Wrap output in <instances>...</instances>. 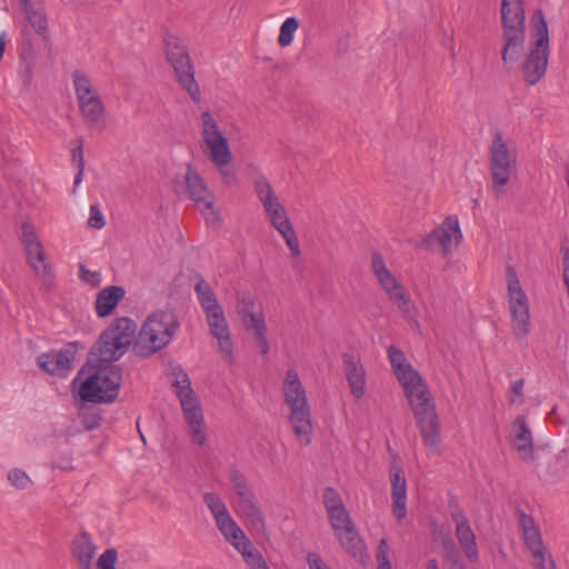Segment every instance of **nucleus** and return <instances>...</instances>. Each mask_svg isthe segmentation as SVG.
I'll use <instances>...</instances> for the list:
<instances>
[{"label": "nucleus", "instance_id": "obj_1", "mask_svg": "<svg viewBox=\"0 0 569 569\" xmlns=\"http://www.w3.org/2000/svg\"><path fill=\"white\" fill-rule=\"evenodd\" d=\"M136 333V321L127 317L116 319L102 331L90 348L88 362L72 381L76 385L83 377L78 388L79 399L83 402H113L118 398L122 370L112 362L128 351Z\"/></svg>", "mask_w": 569, "mask_h": 569}, {"label": "nucleus", "instance_id": "obj_2", "mask_svg": "<svg viewBox=\"0 0 569 569\" xmlns=\"http://www.w3.org/2000/svg\"><path fill=\"white\" fill-rule=\"evenodd\" d=\"M401 386L415 413L425 446L432 453H440V420L427 383L418 373L416 378L403 381Z\"/></svg>", "mask_w": 569, "mask_h": 569}, {"label": "nucleus", "instance_id": "obj_3", "mask_svg": "<svg viewBox=\"0 0 569 569\" xmlns=\"http://www.w3.org/2000/svg\"><path fill=\"white\" fill-rule=\"evenodd\" d=\"M180 328V322L173 311L158 310L143 322L136 340L133 351L139 357L151 355L166 348Z\"/></svg>", "mask_w": 569, "mask_h": 569}, {"label": "nucleus", "instance_id": "obj_4", "mask_svg": "<svg viewBox=\"0 0 569 569\" xmlns=\"http://www.w3.org/2000/svg\"><path fill=\"white\" fill-rule=\"evenodd\" d=\"M525 22L523 0L501 1L503 39L501 59L506 69H512L523 52L526 41Z\"/></svg>", "mask_w": 569, "mask_h": 569}, {"label": "nucleus", "instance_id": "obj_5", "mask_svg": "<svg viewBox=\"0 0 569 569\" xmlns=\"http://www.w3.org/2000/svg\"><path fill=\"white\" fill-rule=\"evenodd\" d=\"M282 392L290 409L289 421L292 430L300 443L308 445L312 435L311 412L306 389L296 370H287Z\"/></svg>", "mask_w": 569, "mask_h": 569}, {"label": "nucleus", "instance_id": "obj_6", "mask_svg": "<svg viewBox=\"0 0 569 569\" xmlns=\"http://www.w3.org/2000/svg\"><path fill=\"white\" fill-rule=\"evenodd\" d=\"M549 59V31L542 10L531 17L529 52L522 63L523 79L529 86L537 84L546 74Z\"/></svg>", "mask_w": 569, "mask_h": 569}, {"label": "nucleus", "instance_id": "obj_7", "mask_svg": "<svg viewBox=\"0 0 569 569\" xmlns=\"http://www.w3.org/2000/svg\"><path fill=\"white\" fill-rule=\"evenodd\" d=\"M201 136L209 150V159L214 167L219 169L226 183L231 184L236 181V173L228 166L232 161V152L228 139L221 131L218 122L209 111H204L200 117Z\"/></svg>", "mask_w": 569, "mask_h": 569}, {"label": "nucleus", "instance_id": "obj_8", "mask_svg": "<svg viewBox=\"0 0 569 569\" xmlns=\"http://www.w3.org/2000/svg\"><path fill=\"white\" fill-rule=\"evenodd\" d=\"M506 286L511 328L515 336L518 339H522L530 332V302L516 269L510 264L506 267Z\"/></svg>", "mask_w": 569, "mask_h": 569}, {"label": "nucleus", "instance_id": "obj_9", "mask_svg": "<svg viewBox=\"0 0 569 569\" xmlns=\"http://www.w3.org/2000/svg\"><path fill=\"white\" fill-rule=\"evenodd\" d=\"M164 46L167 60L172 67L179 84L194 102H200L201 91L194 79V67L187 46L173 34L166 36Z\"/></svg>", "mask_w": 569, "mask_h": 569}, {"label": "nucleus", "instance_id": "obj_10", "mask_svg": "<svg viewBox=\"0 0 569 569\" xmlns=\"http://www.w3.org/2000/svg\"><path fill=\"white\" fill-rule=\"evenodd\" d=\"M74 92L79 106V111L84 119L86 124L91 129L102 131L104 129V106L93 90L89 78L80 71L72 74Z\"/></svg>", "mask_w": 569, "mask_h": 569}, {"label": "nucleus", "instance_id": "obj_11", "mask_svg": "<svg viewBox=\"0 0 569 569\" xmlns=\"http://www.w3.org/2000/svg\"><path fill=\"white\" fill-rule=\"evenodd\" d=\"M515 167L516 156L509 151L506 142L503 141L502 134L497 131L490 147L492 192L497 199L503 197V187L509 182Z\"/></svg>", "mask_w": 569, "mask_h": 569}, {"label": "nucleus", "instance_id": "obj_12", "mask_svg": "<svg viewBox=\"0 0 569 569\" xmlns=\"http://www.w3.org/2000/svg\"><path fill=\"white\" fill-rule=\"evenodd\" d=\"M372 271L388 298L403 315L413 310L411 297L403 284L386 267L381 254L375 252L371 257Z\"/></svg>", "mask_w": 569, "mask_h": 569}, {"label": "nucleus", "instance_id": "obj_13", "mask_svg": "<svg viewBox=\"0 0 569 569\" xmlns=\"http://www.w3.org/2000/svg\"><path fill=\"white\" fill-rule=\"evenodd\" d=\"M171 375L176 377L172 381V386L176 388L186 421L197 422V420H202L203 412L197 395L191 387L189 376L180 366H173L171 368Z\"/></svg>", "mask_w": 569, "mask_h": 569}, {"label": "nucleus", "instance_id": "obj_14", "mask_svg": "<svg viewBox=\"0 0 569 569\" xmlns=\"http://www.w3.org/2000/svg\"><path fill=\"white\" fill-rule=\"evenodd\" d=\"M184 181L190 199L200 207L208 222H214L218 214L213 209V197L200 173L191 164L187 167Z\"/></svg>", "mask_w": 569, "mask_h": 569}, {"label": "nucleus", "instance_id": "obj_15", "mask_svg": "<svg viewBox=\"0 0 569 569\" xmlns=\"http://www.w3.org/2000/svg\"><path fill=\"white\" fill-rule=\"evenodd\" d=\"M77 342H69L58 351L43 352L37 357V365L50 376L66 378L72 369Z\"/></svg>", "mask_w": 569, "mask_h": 569}, {"label": "nucleus", "instance_id": "obj_16", "mask_svg": "<svg viewBox=\"0 0 569 569\" xmlns=\"http://www.w3.org/2000/svg\"><path fill=\"white\" fill-rule=\"evenodd\" d=\"M203 502L210 510L214 519L216 526L223 536V538L226 539V541L231 539L234 540L237 539V537H242V529L232 519L226 503L217 493L204 492Z\"/></svg>", "mask_w": 569, "mask_h": 569}, {"label": "nucleus", "instance_id": "obj_17", "mask_svg": "<svg viewBox=\"0 0 569 569\" xmlns=\"http://www.w3.org/2000/svg\"><path fill=\"white\" fill-rule=\"evenodd\" d=\"M204 315L210 335L218 340L219 350L222 353L223 359L231 362L233 342L222 307L217 310L206 312Z\"/></svg>", "mask_w": 569, "mask_h": 569}, {"label": "nucleus", "instance_id": "obj_18", "mask_svg": "<svg viewBox=\"0 0 569 569\" xmlns=\"http://www.w3.org/2000/svg\"><path fill=\"white\" fill-rule=\"evenodd\" d=\"M451 519L456 525V538L465 556L471 562L478 561L479 552L476 542V535L471 529L468 518L461 509L456 508L451 511Z\"/></svg>", "mask_w": 569, "mask_h": 569}, {"label": "nucleus", "instance_id": "obj_19", "mask_svg": "<svg viewBox=\"0 0 569 569\" xmlns=\"http://www.w3.org/2000/svg\"><path fill=\"white\" fill-rule=\"evenodd\" d=\"M461 238L462 234L459 221L456 217L450 216L425 238L423 244L429 249H433L436 246H439L447 251L449 250L452 241L458 243Z\"/></svg>", "mask_w": 569, "mask_h": 569}, {"label": "nucleus", "instance_id": "obj_20", "mask_svg": "<svg viewBox=\"0 0 569 569\" xmlns=\"http://www.w3.org/2000/svg\"><path fill=\"white\" fill-rule=\"evenodd\" d=\"M392 512L398 520L407 516V480L401 466L393 462L390 467Z\"/></svg>", "mask_w": 569, "mask_h": 569}, {"label": "nucleus", "instance_id": "obj_21", "mask_svg": "<svg viewBox=\"0 0 569 569\" xmlns=\"http://www.w3.org/2000/svg\"><path fill=\"white\" fill-rule=\"evenodd\" d=\"M271 226L282 236L293 257L300 254L299 240L290 222L286 208L281 204L279 208H272L264 211Z\"/></svg>", "mask_w": 569, "mask_h": 569}, {"label": "nucleus", "instance_id": "obj_22", "mask_svg": "<svg viewBox=\"0 0 569 569\" xmlns=\"http://www.w3.org/2000/svg\"><path fill=\"white\" fill-rule=\"evenodd\" d=\"M27 260L37 278L44 287H51L54 281V272L49 262L41 242L31 243L24 248Z\"/></svg>", "mask_w": 569, "mask_h": 569}, {"label": "nucleus", "instance_id": "obj_23", "mask_svg": "<svg viewBox=\"0 0 569 569\" xmlns=\"http://www.w3.org/2000/svg\"><path fill=\"white\" fill-rule=\"evenodd\" d=\"M343 366L351 395L360 399L366 390V371L360 358L353 352L343 355Z\"/></svg>", "mask_w": 569, "mask_h": 569}, {"label": "nucleus", "instance_id": "obj_24", "mask_svg": "<svg viewBox=\"0 0 569 569\" xmlns=\"http://www.w3.org/2000/svg\"><path fill=\"white\" fill-rule=\"evenodd\" d=\"M124 295L126 290L120 286H109L100 290L96 298V312L98 317L104 318L110 316Z\"/></svg>", "mask_w": 569, "mask_h": 569}, {"label": "nucleus", "instance_id": "obj_25", "mask_svg": "<svg viewBox=\"0 0 569 569\" xmlns=\"http://www.w3.org/2000/svg\"><path fill=\"white\" fill-rule=\"evenodd\" d=\"M228 542L241 553L244 562L251 569H270L262 555L258 551L254 545L247 538L246 533L242 531V537L228 540Z\"/></svg>", "mask_w": 569, "mask_h": 569}, {"label": "nucleus", "instance_id": "obj_26", "mask_svg": "<svg viewBox=\"0 0 569 569\" xmlns=\"http://www.w3.org/2000/svg\"><path fill=\"white\" fill-rule=\"evenodd\" d=\"M513 446L523 459L532 458L533 441L525 417L519 416L512 422Z\"/></svg>", "mask_w": 569, "mask_h": 569}, {"label": "nucleus", "instance_id": "obj_27", "mask_svg": "<svg viewBox=\"0 0 569 569\" xmlns=\"http://www.w3.org/2000/svg\"><path fill=\"white\" fill-rule=\"evenodd\" d=\"M96 550V545L87 531H82L72 540V555L81 569H90Z\"/></svg>", "mask_w": 569, "mask_h": 569}, {"label": "nucleus", "instance_id": "obj_28", "mask_svg": "<svg viewBox=\"0 0 569 569\" xmlns=\"http://www.w3.org/2000/svg\"><path fill=\"white\" fill-rule=\"evenodd\" d=\"M20 7L24 12L30 27L40 36L46 34L48 30V20L44 7L40 2L32 0H20Z\"/></svg>", "mask_w": 569, "mask_h": 569}, {"label": "nucleus", "instance_id": "obj_29", "mask_svg": "<svg viewBox=\"0 0 569 569\" xmlns=\"http://www.w3.org/2000/svg\"><path fill=\"white\" fill-rule=\"evenodd\" d=\"M387 352L391 367L400 383L417 377L419 372L415 370L409 362H407L405 353L400 349L395 346H390Z\"/></svg>", "mask_w": 569, "mask_h": 569}, {"label": "nucleus", "instance_id": "obj_30", "mask_svg": "<svg viewBox=\"0 0 569 569\" xmlns=\"http://www.w3.org/2000/svg\"><path fill=\"white\" fill-rule=\"evenodd\" d=\"M342 548L353 558L362 557L366 546L357 531L355 525L346 527V529L336 533Z\"/></svg>", "mask_w": 569, "mask_h": 569}, {"label": "nucleus", "instance_id": "obj_31", "mask_svg": "<svg viewBox=\"0 0 569 569\" xmlns=\"http://www.w3.org/2000/svg\"><path fill=\"white\" fill-rule=\"evenodd\" d=\"M194 291L204 313L221 308L213 289L202 276H198Z\"/></svg>", "mask_w": 569, "mask_h": 569}, {"label": "nucleus", "instance_id": "obj_32", "mask_svg": "<svg viewBox=\"0 0 569 569\" xmlns=\"http://www.w3.org/2000/svg\"><path fill=\"white\" fill-rule=\"evenodd\" d=\"M254 191L260 202L262 203L264 211H269L272 208H279V206H281L278 197L276 196L270 182L266 177L260 176L254 180Z\"/></svg>", "mask_w": 569, "mask_h": 569}, {"label": "nucleus", "instance_id": "obj_33", "mask_svg": "<svg viewBox=\"0 0 569 569\" xmlns=\"http://www.w3.org/2000/svg\"><path fill=\"white\" fill-rule=\"evenodd\" d=\"M238 515L246 520L252 530L258 533H264L266 521L258 502H253L250 506H246L237 511Z\"/></svg>", "mask_w": 569, "mask_h": 569}, {"label": "nucleus", "instance_id": "obj_34", "mask_svg": "<svg viewBox=\"0 0 569 569\" xmlns=\"http://www.w3.org/2000/svg\"><path fill=\"white\" fill-rule=\"evenodd\" d=\"M238 515L246 520L252 530L258 533H264L266 521L258 502H253L250 506H246L237 511Z\"/></svg>", "mask_w": 569, "mask_h": 569}, {"label": "nucleus", "instance_id": "obj_35", "mask_svg": "<svg viewBox=\"0 0 569 569\" xmlns=\"http://www.w3.org/2000/svg\"><path fill=\"white\" fill-rule=\"evenodd\" d=\"M81 406L79 407V418L84 429L88 431L98 429L102 422V416L99 409L88 406L90 402H83L81 399Z\"/></svg>", "mask_w": 569, "mask_h": 569}, {"label": "nucleus", "instance_id": "obj_36", "mask_svg": "<svg viewBox=\"0 0 569 569\" xmlns=\"http://www.w3.org/2000/svg\"><path fill=\"white\" fill-rule=\"evenodd\" d=\"M327 513L335 533L346 529V527L353 525L346 507L327 511Z\"/></svg>", "mask_w": 569, "mask_h": 569}, {"label": "nucleus", "instance_id": "obj_37", "mask_svg": "<svg viewBox=\"0 0 569 569\" xmlns=\"http://www.w3.org/2000/svg\"><path fill=\"white\" fill-rule=\"evenodd\" d=\"M246 331L252 336L254 339L257 347L260 350L261 355H267L269 352V341L267 337V325L266 320L262 322H259L256 326L248 327Z\"/></svg>", "mask_w": 569, "mask_h": 569}, {"label": "nucleus", "instance_id": "obj_38", "mask_svg": "<svg viewBox=\"0 0 569 569\" xmlns=\"http://www.w3.org/2000/svg\"><path fill=\"white\" fill-rule=\"evenodd\" d=\"M299 27V21L295 17L287 18L281 27H280V33L278 37V43L281 47H288L293 41V36Z\"/></svg>", "mask_w": 569, "mask_h": 569}, {"label": "nucleus", "instance_id": "obj_39", "mask_svg": "<svg viewBox=\"0 0 569 569\" xmlns=\"http://www.w3.org/2000/svg\"><path fill=\"white\" fill-rule=\"evenodd\" d=\"M237 312L240 318L247 317L254 312H259L257 310V300L249 293L241 292L237 295Z\"/></svg>", "mask_w": 569, "mask_h": 569}, {"label": "nucleus", "instance_id": "obj_40", "mask_svg": "<svg viewBox=\"0 0 569 569\" xmlns=\"http://www.w3.org/2000/svg\"><path fill=\"white\" fill-rule=\"evenodd\" d=\"M522 536L523 542L532 556H540L541 551L546 549L539 528L523 532Z\"/></svg>", "mask_w": 569, "mask_h": 569}, {"label": "nucleus", "instance_id": "obj_41", "mask_svg": "<svg viewBox=\"0 0 569 569\" xmlns=\"http://www.w3.org/2000/svg\"><path fill=\"white\" fill-rule=\"evenodd\" d=\"M83 140L80 138L78 140V146L72 149V161L76 162L78 171L74 176V186H78L83 178V170H84V159H83Z\"/></svg>", "mask_w": 569, "mask_h": 569}, {"label": "nucleus", "instance_id": "obj_42", "mask_svg": "<svg viewBox=\"0 0 569 569\" xmlns=\"http://www.w3.org/2000/svg\"><path fill=\"white\" fill-rule=\"evenodd\" d=\"M323 505L326 511L345 507L339 492L332 487H327L323 490Z\"/></svg>", "mask_w": 569, "mask_h": 569}, {"label": "nucleus", "instance_id": "obj_43", "mask_svg": "<svg viewBox=\"0 0 569 569\" xmlns=\"http://www.w3.org/2000/svg\"><path fill=\"white\" fill-rule=\"evenodd\" d=\"M9 482L19 490L26 489L30 483V478L22 469L14 468L8 472Z\"/></svg>", "mask_w": 569, "mask_h": 569}, {"label": "nucleus", "instance_id": "obj_44", "mask_svg": "<svg viewBox=\"0 0 569 569\" xmlns=\"http://www.w3.org/2000/svg\"><path fill=\"white\" fill-rule=\"evenodd\" d=\"M118 551L114 548L107 549L97 561V569H116Z\"/></svg>", "mask_w": 569, "mask_h": 569}, {"label": "nucleus", "instance_id": "obj_45", "mask_svg": "<svg viewBox=\"0 0 569 569\" xmlns=\"http://www.w3.org/2000/svg\"><path fill=\"white\" fill-rule=\"evenodd\" d=\"M378 569H392L389 559V547L386 539H381L377 549Z\"/></svg>", "mask_w": 569, "mask_h": 569}, {"label": "nucleus", "instance_id": "obj_46", "mask_svg": "<svg viewBox=\"0 0 569 569\" xmlns=\"http://www.w3.org/2000/svg\"><path fill=\"white\" fill-rule=\"evenodd\" d=\"M191 430V439L193 443L202 446L207 441V435L203 427V419L197 422H187Z\"/></svg>", "mask_w": 569, "mask_h": 569}, {"label": "nucleus", "instance_id": "obj_47", "mask_svg": "<svg viewBox=\"0 0 569 569\" xmlns=\"http://www.w3.org/2000/svg\"><path fill=\"white\" fill-rule=\"evenodd\" d=\"M525 380L517 379L510 386L511 396L509 397V402L511 405H522L525 402Z\"/></svg>", "mask_w": 569, "mask_h": 569}, {"label": "nucleus", "instance_id": "obj_48", "mask_svg": "<svg viewBox=\"0 0 569 569\" xmlns=\"http://www.w3.org/2000/svg\"><path fill=\"white\" fill-rule=\"evenodd\" d=\"M21 241L23 247L31 246V243L40 242L33 224L24 222L21 226Z\"/></svg>", "mask_w": 569, "mask_h": 569}, {"label": "nucleus", "instance_id": "obj_49", "mask_svg": "<svg viewBox=\"0 0 569 569\" xmlns=\"http://www.w3.org/2000/svg\"><path fill=\"white\" fill-rule=\"evenodd\" d=\"M88 224L94 229H101L104 227L106 220L98 204L90 206Z\"/></svg>", "mask_w": 569, "mask_h": 569}, {"label": "nucleus", "instance_id": "obj_50", "mask_svg": "<svg viewBox=\"0 0 569 569\" xmlns=\"http://www.w3.org/2000/svg\"><path fill=\"white\" fill-rule=\"evenodd\" d=\"M230 481L232 483V488L236 495L239 493L240 491H246L250 489L247 478L239 470H232L230 472Z\"/></svg>", "mask_w": 569, "mask_h": 569}, {"label": "nucleus", "instance_id": "obj_51", "mask_svg": "<svg viewBox=\"0 0 569 569\" xmlns=\"http://www.w3.org/2000/svg\"><path fill=\"white\" fill-rule=\"evenodd\" d=\"M79 278L92 286H98L100 283V273L90 271L84 264L79 266Z\"/></svg>", "mask_w": 569, "mask_h": 569}, {"label": "nucleus", "instance_id": "obj_52", "mask_svg": "<svg viewBox=\"0 0 569 569\" xmlns=\"http://www.w3.org/2000/svg\"><path fill=\"white\" fill-rule=\"evenodd\" d=\"M307 562L309 569H331L323 559L316 552H309L307 555Z\"/></svg>", "mask_w": 569, "mask_h": 569}, {"label": "nucleus", "instance_id": "obj_53", "mask_svg": "<svg viewBox=\"0 0 569 569\" xmlns=\"http://www.w3.org/2000/svg\"><path fill=\"white\" fill-rule=\"evenodd\" d=\"M241 322H242V326L244 327V329H248V327H252V326H256L258 325L259 322H262L264 321V315L261 310H259V312H254L252 315H249L247 317H242L240 318Z\"/></svg>", "mask_w": 569, "mask_h": 569}, {"label": "nucleus", "instance_id": "obj_54", "mask_svg": "<svg viewBox=\"0 0 569 569\" xmlns=\"http://www.w3.org/2000/svg\"><path fill=\"white\" fill-rule=\"evenodd\" d=\"M520 527H521L522 533L538 529V527L535 523L533 518L526 513L520 515Z\"/></svg>", "mask_w": 569, "mask_h": 569}, {"label": "nucleus", "instance_id": "obj_55", "mask_svg": "<svg viewBox=\"0 0 569 569\" xmlns=\"http://www.w3.org/2000/svg\"><path fill=\"white\" fill-rule=\"evenodd\" d=\"M549 555L547 549L541 551L540 556H532L537 559L536 568L537 569H548L549 568Z\"/></svg>", "mask_w": 569, "mask_h": 569}, {"label": "nucleus", "instance_id": "obj_56", "mask_svg": "<svg viewBox=\"0 0 569 569\" xmlns=\"http://www.w3.org/2000/svg\"><path fill=\"white\" fill-rule=\"evenodd\" d=\"M445 559L447 560V562L451 566H457L459 563H462L463 562V559L460 555V551L459 549L453 551V552H448L445 555Z\"/></svg>", "mask_w": 569, "mask_h": 569}, {"label": "nucleus", "instance_id": "obj_57", "mask_svg": "<svg viewBox=\"0 0 569 569\" xmlns=\"http://www.w3.org/2000/svg\"><path fill=\"white\" fill-rule=\"evenodd\" d=\"M442 549L446 555L448 552H453V551L458 550V547L451 537H445L442 539Z\"/></svg>", "mask_w": 569, "mask_h": 569}, {"label": "nucleus", "instance_id": "obj_58", "mask_svg": "<svg viewBox=\"0 0 569 569\" xmlns=\"http://www.w3.org/2000/svg\"><path fill=\"white\" fill-rule=\"evenodd\" d=\"M257 499H256V496H251L247 499H243V500H240V501H237V511L242 509L243 507L246 506H250L251 503L256 502Z\"/></svg>", "mask_w": 569, "mask_h": 569}, {"label": "nucleus", "instance_id": "obj_59", "mask_svg": "<svg viewBox=\"0 0 569 569\" xmlns=\"http://www.w3.org/2000/svg\"><path fill=\"white\" fill-rule=\"evenodd\" d=\"M253 491L250 489L246 490V491H240L239 493H237V501H240V500H243V499H247L251 496H253Z\"/></svg>", "mask_w": 569, "mask_h": 569}, {"label": "nucleus", "instance_id": "obj_60", "mask_svg": "<svg viewBox=\"0 0 569 569\" xmlns=\"http://www.w3.org/2000/svg\"><path fill=\"white\" fill-rule=\"evenodd\" d=\"M426 569H440V568H439V563L436 559H430L427 562Z\"/></svg>", "mask_w": 569, "mask_h": 569}, {"label": "nucleus", "instance_id": "obj_61", "mask_svg": "<svg viewBox=\"0 0 569 569\" xmlns=\"http://www.w3.org/2000/svg\"><path fill=\"white\" fill-rule=\"evenodd\" d=\"M4 47H6V43H4L3 36H0V60H1V59H2V57H3V53H4Z\"/></svg>", "mask_w": 569, "mask_h": 569}, {"label": "nucleus", "instance_id": "obj_62", "mask_svg": "<svg viewBox=\"0 0 569 569\" xmlns=\"http://www.w3.org/2000/svg\"><path fill=\"white\" fill-rule=\"evenodd\" d=\"M548 569H558L555 559L551 555H549V568Z\"/></svg>", "mask_w": 569, "mask_h": 569}, {"label": "nucleus", "instance_id": "obj_63", "mask_svg": "<svg viewBox=\"0 0 569 569\" xmlns=\"http://www.w3.org/2000/svg\"><path fill=\"white\" fill-rule=\"evenodd\" d=\"M449 569H466V566H465V562H462L457 566H451Z\"/></svg>", "mask_w": 569, "mask_h": 569}, {"label": "nucleus", "instance_id": "obj_64", "mask_svg": "<svg viewBox=\"0 0 569 569\" xmlns=\"http://www.w3.org/2000/svg\"><path fill=\"white\" fill-rule=\"evenodd\" d=\"M141 435V439L143 440V442H146V439H144V436L142 433Z\"/></svg>", "mask_w": 569, "mask_h": 569}]
</instances>
